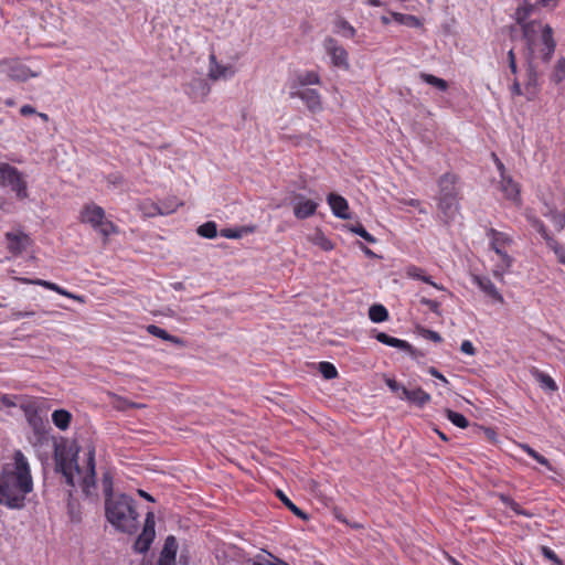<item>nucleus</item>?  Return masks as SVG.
I'll use <instances>...</instances> for the list:
<instances>
[{
	"label": "nucleus",
	"mask_w": 565,
	"mask_h": 565,
	"mask_svg": "<svg viewBox=\"0 0 565 565\" xmlns=\"http://www.w3.org/2000/svg\"><path fill=\"white\" fill-rule=\"evenodd\" d=\"M315 243H316V245H318L321 249H323L326 252L332 250L334 248L333 243L328 237H326L323 234H319L316 237Z\"/></svg>",
	"instance_id": "nucleus-49"
},
{
	"label": "nucleus",
	"mask_w": 565,
	"mask_h": 565,
	"mask_svg": "<svg viewBox=\"0 0 565 565\" xmlns=\"http://www.w3.org/2000/svg\"><path fill=\"white\" fill-rule=\"evenodd\" d=\"M500 189L504 194L505 199L520 204V185L511 177L501 174Z\"/></svg>",
	"instance_id": "nucleus-16"
},
{
	"label": "nucleus",
	"mask_w": 565,
	"mask_h": 565,
	"mask_svg": "<svg viewBox=\"0 0 565 565\" xmlns=\"http://www.w3.org/2000/svg\"><path fill=\"white\" fill-rule=\"evenodd\" d=\"M417 331L423 338L433 342L440 343L443 341L441 335L437 331L427 329L425 327H418Z\"/></svg>",
	"instance_id": "nucleus-46"
},
{
	"label": "nucleus",
	"mask_w": 565,
	"mask_h": 565,
	"mask_svg": "<svg viewBox=\"0 0 565 565\" xmlns=\"http://www.w3.org/2000/svg\"><path fill=\"white\" fill-rule=\"evenodd\" d=\"M402 350L408 352L413 359H418V358L424 356V353L420 352L419 350L415 349L412 344H411L409 349H402Z\"/></svg>",
	"instance_id": "nucleus-62"
},
{
	"label": "nucleus",
	"mask_w": 565,
	"mask_h": 565,
	"mask_svg": "<svg viewBox=\"0 0 565 565\" xmlns=\"http://www.w3.org/2000/svg\"><path fill=\"white\" fill-rule=\"evenodd\" d=\"M7 248L13 255H20L31 245L30 236L23 232L6 233Z\"/></svg>",
	"instance_id": "nucleus-10"
},
{
	"label": "nucleus",
	"mask_w": 565,
	"mask_h": 565,
	"mask_svg": "<svg viewBox=\"0 0 565 565\" xmlns=\"http://www.w3.org/2000/svg\"><path fill=\"white\" fill-rule=\"evenodd\" d=\"M267 554L271 558V561L266 562L268 565H289L287 562L278 558L277 556L273 555L271 553L267 552Z\"/></svg>",
	"instance_id": "nucleus-60"
},
{
	"label": "nucleus",
	"mask_w": 565,
	"mask_h": 565,
	"mask_svg": "<svg viewBox=\"0 0 565 565\" xmlns=\"http://www.w3.org/2000/svg\"><path fill=\"white\" fill-rule=\"evenodd\" d=\"M471 280L488 298L492 299L494 302L502 303L504 301L503 296L500 294L489 277L473 274L471 275Z\"/></svg>",
	"instance_id": "nucleus-12"
},
{
	"label": "nucleus",
	"mask_w": 565,
	"mask_h": 565,
	"mask_svg": "<svg viewBox=\"0 0 565 565\" xmlns=\"http://www.w3.org/2000/svg\"><path fill=\"white\" fill-rule=\"evenodd\" d=\"M54 460H55V471L60 473H65L73 471V465L75 470L79 473L81 468L76 462L75 456L72 458L68 457L65 449H60V447H55L54 451Z\"/></svg>",
	"instance_id": "nucleus-13"
},
{
	"label": "nucleus",
	"mask_w": 565,
	"mask_h": 565,
	"mask_svg": "<svg viewBox=\"0 0 565 565\" xmlns=\"http://www.w3.org/2000/svg\"><path fill=\"white\" fill-rule=\"evenodd\" d=\"M276 495L279 498L282 504L296 516H298L301 520L308 519V514L303 512L301 509H299L281 490L278 489L276 491Z\"/></svg>",
	"instance_id": "nucleus-30"
},
{
	"label": "nucleus",
	"mask_w": 565,
	"mask_h": 565,
	"mask_svg": "<svg viewBox=\"0 0 565 565\" xmlns=\"http://www.w3.org/2000/svg\"><path fill=\"white\" fill-rule=\"evenodd\" d=\"M460 350H461L462 353L468 354V355H475L476 354V348L472 344V342L469 341V340L462 341V343L460 345Z\"/></svg>",
	"instance_id": "nucleus-56"
},
{
	"label": "nucleus",
	"mask_w": 565,
	"mask_h": 565,
	"mask_svg": "<svg viewBox=\"0 0 565 565\" xmlns=\"http://www.w3.org/2000/svg\"><path fill=\"white\" fill-rule=\"evenodd\" d=\"M456 182H457V178L455 174L449 173V172L443 174L438 181L439 195L458 198Z\"/></svg>",
	"instance_id": "nucleus-21"
},
{
	"label": "nucleus",
	"mask_w": 565,
	"mask_h": 565,
	"mask_svg": "<svg viewBox=\"0 0 565 565\" xmlns=\"http://www.w3.org/2000/svg\"><path fill=\"white\" fill-rule=\"evenodd\" d=\"M0 186L10 188L19 200L28 198V184L23 173L7 162L0 163Z\"/></svg>",
	"instance_id": "nucleus-5"
},
{
	"label": "nucleus",
	"mask_w": 565,
	"mask_h": 565,
	"mask_svg": "<svg viewBox=\"0 0 565 565\" xmlns=\"http://www.w3.org/2000/svg\"><path fill=\"white\" fill-rule=\"evenodd\" d=\"M156 521L154 513L152 511H148L146 514L145 524L141 533L137 536L134 543V551L139 554H146L156 537Z\"/></svg>",
	"instance_id": "nucleus-6"
},
{
	"label": "nucleus",
	"mask_w": 565,
	"mask_h": 565,
	"mask_svg": "<svg viewBox=\"0 0 565 565\" xmlns=\"http://www.w3.org/2000/svg\"><path fill=\"white\" fill-rule=\"evenodd\" d=\"M446 416L451 424L459 428H467L469 426V420L461 413L451 409H446Z\"/></svg>",
	"instance_id": "nucleus-36"
},
{
	"label": "nucleus",
	"mask_w": 565,
	"mask_h": 565,
	"mask_svg": "<svg viewBox=\"0 0 565 565\" xmlns=\"http://www.w3.org/2000/svg\"><path fill=\"white\" fill-rule=\"evenodd\" d=\"M399 398L406 399L408 403L423 408L427 403L430 402L431 396L422 387H416L414 390L403 388V395H401Z\"/></svg>",
	"instance_id": "nucleus-19"
},
{
	"label": "nucleus",
	"mask_w": 565,
	"mask_h": 565,
	"mask_svg": "<svg viewBox=\"0 0 565 565\" xmlns=\"http://www.w3.org/2000/svg\"><path fill=\"white\" fill-rule=\"evenodd\" d=\"M136 501L125 493L105 500V515L107 521L118 531L134 534L139 527V513Z\"/></svg>",
	"instance_id": "nucleus-2"
},
{
	"label": "nucleus",
	"mask_w": 565,
	"mask_h": 565,
	"mask_svg": "<svg viewBox=\"0 0 565 565\" xmlns=\"http://www.w3.org/2000/svg\"><path fill=\"white\" fill-rule=\"evenodd\" d=\"M345 227L350 232L354 233L355 235L366 241L367 243H376V238L372 234H370L361 223L358 222L355 224H348L345 225Z\"/></svg>",
	"instance_id": "nucleus-34"
},
{
	"label": "nucleus",
	"mask_w": 565,
	"mask_h": 565,
	"mask_svg": "<svg viewBox=\"0 0 565 565\" xmlns=\"http://www.w3.org/2000/svg\"><path fill=\"white\" fill-rule=\"evenodd\" d=\"M557 257V260L565 265V248L562 246L561 248H556V252L554 253Z\"/></svg>",
	"instance_id": "nucleus-64"
},
{
	"label": "nucleus",
	"mask_w": 565,
	"mask_h": 565,
	"mask_svg": "<svg viewBox=\"0 0 565 565\" xmlns=\"http://www.w3.org/2000/svg\"><path fill=\"white\" fill-rule=\"evenodd\" d=\"M546 243V245L555 253L556 252V248H561L562 246L557 243V241L551 235L548 234L547 236H545L543 238Z\"/></svg>",
	"instance_id": "nucleus-57"
},
{
	"label": "nucleus",
	"mask_w": 565,
	"mask_h": 565,
	"mask_svg": "<svg viewBox=\"0 0 565 565\" xmlns=\"http://www.w3.org/2000/svg\"><path fill=\"white\" fill-rule=\"evenodd\" d=\"M177 552H178L177 539L173 535H169L164 540V544H163V547H162V551H161L159 557L175 561Z\"/></svg>",
	"instance_id": "nucleus-27"
},
{
	"label": "nucleus",
	"mask_w": 565,
	"mask_h": 565,
	"mask_svg": "<svg viewBox=\"0 0 565 565\" xmlns=\"http://www.w3.org/2000/svg\"><path fill=\"white\" fill-rule=\"evenodd\" d=\"M291 98H300L307 106V108L317 113L322 109L321 96L317 89L313 88H303L290 92Z\"/></svg>",
	"instance_id": "nucleus-11"
},
{
	"label": "nucleus",
	"mask_w": 565,
	"mask_h": 565,
	"mask_svg": "<svg viewBox=\"0 0 565 565\" xmlns=\"http://www.w3.org/2000/svg\"><path fill=\"white\" fill-rule=\"evenodd\" d=\"M393 18L399 24L406 25L408 28H419L422 25L420 19L413 14L393 13Z\"/></svg>",
	"instance_id": "nucleus-33"
},
{
	"label": "nucleus",
	"mask_w": 565,
	"mask_h": 565,
	"mask_svg": "<svg viewBox=\"0 0 565 565\" xmlns=\"http://www.w3.org/2000/svg\"><path fill=\"white\" fill-rule=\"evenodd\" d=\"M102 484L105 494V500L116 497L114 494L113 477L110 476L109 472L104 473Z\"/></svg>",
	"instance_id": "nucleus-43"
},
{
	"label": "nucleus",
	"mask_w": 565,
	"mask_h": 565,
	"mask_svg": "<svg viewBox=\"0 0 565 565\" xmlns=\"http://www.w3.org/2000/svg\"><path fill=\"white\" fill-rule=\"evenodd\" d=\"M420 303L424 306H427L431 312H434L436 315H440V311H439L440 303L437 300H433V299L423 297L420 299Z\"/></svg>",
	"instance_id": "nucleus-52"
},
{
	"label": "nucleus",
	"mask_w": 565,
	"mask_h": 565,
	"mask_svg": "<svg viewBox=\"0 0 565 565\" xmlns=\"http://www.w3.org/2000/svg\"><path fill=\"white\" fill-rule=\"evenodd\" d=\"M494 253L500 257L501 265L504 269H509L513 264V258L500 247H495Z\"/></svg>",
	"instance_id": "nucleus-48"
},
{
	"label": "nucleus",
	"mask_w": 565,
	"mask_h": 565,
	"mask_svg": "<svg viewBox=\"0 0 565 565\" xmlns=\"http://www.w3.org/2000/svg\"><path fill=\"white\" fill-rule=\"evenodd\" d=\"M487 236L490 238V245L493 250H495V247L502 248V246L512 243L508 234L499 232L495 228H489Z\"/></svg>",
	"instance_id": "nucleus-25"
},
{
	"label": "nucleus",
	"mask_w": 565,
	"mask_h": 565,
	"mask_svg": "<svg viewBox=\"0 0 565 565\" xmlns=\"http://www.w3.org/2000/svg\"><path fill=\"white\" fill-rule=\"evenodd\" d=\"M556 42L553 39V30L548 24L542 28V49L541 60L543 63H548L555 52Z\"/></svg>",
	"instance_id": "nucleus-14"
},
{
	"label": "nucleus",
	"mask_w": 565,
	"mask_h": 565,
	"mask_svg": "<svg viewBox=\"0 0 565 565\" xmlns=\"http://www.w3.org/2000/svg\"><path fill=\"white\" fill-rule=\"evenodd\" d=\"M540 23L536 21H530L522 24V34L523 39L526 41L529 55L534 54L533 45L535 41V35L539 31Z\"/></svg>",
	"instance_id": "nucleus-23"
},
{
	"label": "nucleus",
	"mask_w": 565,
	"mask_h": 565,
	"mask_svg": "<svg viewBox=\"0 0 565 565\" xmlns=\"http://www.w3.org/2000/svg\"><path fill=\"white\" fill-rule=\"evenodd\" d=\"M198 234L204 238H215L217 236V226L215 222L209 221L198 227Z\"/></svg>",
	"instance_id": "nucleus-38"
},
{
	"label": "nucleus",
	"mask_w": 565,
	"mask_h": 565,
	"mask_svg": "<svg viewBox=\"0 0 565 565\" xmlns=\"http://www.w3.org/2000/svg\"><path fill=\"white\" fill-rule=\"evenodd\" d=\"M375 339L385 345L396 348L399 350L411 348V343H408L407 341L394 338L385 332H377L375 334Z\"/></svg>",
	"instance_id": "nucleus-26"
},
{
	"label": "nucleus",
	"mask_w": 565,
	"mask_h": 565,
	"mask_svg": "<svg viewBox=\"0 0 565 565\" xmlns=\"http://www.w3.org/2000/svg\"><path fill=\"white\" fill-rule=\"evenodd\" d=\"M501 501L518 515H523L527 518H531L533 515L531 512L522 509V507L518 502H515L512 498L508 495H501Z\"/></svg>",
	"instance_id": "nucleus-40"
},
{
	"label": "nucleus",
	"mask_w": 565,
	"mask_h": 565,
	"mask_svg": "<svg viewBox=\"0 0 565 565\" xmlns=\"http://www.w3.org/2000/svg\"><path fill=\"white\" fill-rule=\"evenodd\" d=\"M0 72L17 81H26L38 74L19 60H3L0 62Z\"/></svg>",
	"instance_id": "nucleus-8"
},
{
	"label": "nucleus",
	"mask_w": 565,
	"mask_h": 565,
	"mask_svg": "<svg viewBox=\"0 0 565 565\" xmlns=\"http://www.w3.org/2000/svg\"><path fill=\"white\" fill-rule=\"evenodd\" d=\"M413 276H414V277H416V278H418V279H420V280H423L424 282H427V284H429V285L434 286V287H435V288H437V289H444L441 286H438L436 282H434V281L431 280V277H430V276L423 275V274H413Z\"/></svg>",
	"instance_id": "nucleus-58"
},
{
	"label": "nucleus",
	"mask_w": 565,
	"mask_h": 565,
	"mask_svg": "<svg viewBox=\"0 0 565 565\" xmlns=\"http://www.w3.org/2000/svg\"><path fill=\"white\" fill-rule=\"evenodd\" d=\"M81 222L89 224L106 238L111 234L118 233L117 226L106 218L105 210L95 203L84 205L81 213Z\"/></svg>",
	"instance_id": "nucleus-4"
},
{
	"label": "nucleus",
	"mask_w": 565,
	"mask_h": 565,
	"mask_svg": "<svg viewBox=\"0 0 565 565\" xmlns=\"http://www.w3.org/2000/svg\"><path fill=\"white\" fill-rule=\"evenodd\" d=\"M385 384L393 393H397L399 391L403 393V388H406L404 385L399 384L396 380L390 379V377L385 379Z\"/></svg>",
	"instance_id": "nucleus-54"
},
{
	"label": "nucleus",
	"mask_w": 565,
	"mask_h": 565,
	"mask_svg": "<svg viewBox=\"0 0 565 565\" xmlns=\"http://www.w3.org/2000/svg\"><path fill=\"white\" fill-rule=\"evenodd\" d=\"M501 501L518 515H523L527 518H531L533 515L531 512L522 509V507L518 502H515L512 498L508 495H501Z\"/></svg>",
	"instance_id": "nucleus-39"
},
{
	"label": "nucleus",
	"mask_w": 565,
	"mask_h": 565,
	"mask_svg": "<svg viewBox=\"0 0 565 565\" xmlns=\"http://www.w3.org/2000/svg\"><path fill=\"white\" fill-rule=\"evenodd\" d=\"M87 471L83 479V491L88 494L89 488L95 486V448L89 447L87 451Z\"/></svg>",
	"instance_id": "nucleus-22"
},
{
	"label": "nucleus",
	"mask_w": 565,
	"mask_h": 565,
	"mask_svg": "<svg viewBox=\"0 0 565 565\" xmlns=\"http://www.w3.org/2000/svg\"><path fill=\"white\" fill-rule=\"evenodd\" d=\"M318 370L326 380H333L338 376V370L331 362H319Z\"/></svg>",
	"instance_id": "nucleus-42"
},
{
	"label": "nucleus",
	"mask_w": 565,
	"mask_h": 565,
	"mask_svg": "<svg viewBox=\"0 0 565 565\" xmlns=\"http://www.w3.org/2000/svg\"><path fill=\"white\" fill-rule=\"evenodd\" d=\"M539 76L540 74L537 72V66L534 63V56L527 55L523 83H521L518 77L509 78V81H511V95H524L527 100H533L540 92Z\"/></svg>",
	"instance_id": "nucleus-3"
},
{
	"label": "nucleus",
	"mask_w": 565,
	"mask_h": 565,
	"mask_svg": "<svg viewBox=\"0 0 565 565\" xmlns=\"http://www.w3.org/2000/svg\"><path fill=\"white\" fill-rule=\"evenodd\" d=\"M296 199L299 200L294 205V214L298 220H305L312 216L318 207V204L312 200H307L303 195L298 194Z\"/></svg>",
	"instance_id": "nucleus-17"
},
{
	"label": "nucleus",
	"mask_w": 565,
	"mask_h": 565,
	"mask_svg": "<svg viewBox=\"0 0 565 565\" xmlns=\"http://www.w3.org/2000/svg\"><path fill=\"white\" fill-rule=\"evenodd\" d=\"M327 201L334 216L342 220H349L351 217L349 212V203L342 195L330 193L327 198Z\"/></svg>",
	"instance_id": "nucleus-15"
},
{
	"label": "nucleus",
	"mask_w": 565,
	"mask_h": 565,
	"mask_svg": "<svg viewBox=\"0 0 565 565\" xmlns=\"http://www.w3.org/2000/svg\"><path fill=\"white\" fill-rule=\"evenodd\" d=\"M508 61H509V68L513 75V77H518V65H516V58L513 49H511L508 52Z\"/></svg>",
	"instance_id": "nucleus-53"
},
{
	"label": "nucleus",
	"mask_w": 565,
	"mask_h": 565,
	"mask_svg": "<svg viewBox=\"0 0 565 565\" xmlns=\"http://www.w3.org/2000/svg\"><path fill=\"white\" fill-rule=\"evenodd\" d=\"M14 483L8 479H0V504L12 510H21L25 507V495L33 491V480L28 459L22 451L14 452Z\"/></svg>",
	"instance_id": "nucleus-1"
},
{
	"label": "nucleus",
	"mask_w": 565,
	"mask_h": 565,
	"mask_svg": "<svg viewBox=\"0 0 565 565\" xmlns=\"http://www.w3.org/2000/svg\"><path fill=\"white\" fill-rule=\"evenodd\" d=\"M297 83L300 86L316 85L320 83V77L316 72L307 71L297 75Z\"/></svg>",
	"instance_id": "nucleus-37"
},
{
	"label": "nucleus",
	"mask_w": 565,
	"mask_h": 565,
	"mask_svg": "<svg viewBox=\"0 0 565 565\" xmlns=\"http://www.w3.org/2000/svg\"><path fill=\"white\" fill-rule=\"evenodd\" d=\"M72 415L66 409H56L52 414L53 424L60 428L61 430H65L68 428L71 424Z\"/></svg>",
	"instance_id": "nucleus-29"
},
{
	"label": "nucleus",
	"mask_w": 565,
	"mask_h": 565,
	"mask_svg": "<svg viewBox=\"0 0 565 565\" xmlns=\"http://www.w3.org/2000/svg\"><path fill=\"white\" fill-rule=\"evenodd\" d=\"M184 93L194 102H202L211 92L207 79L203 77H192L183 85Z\"/></svg>",
	"instance_id": "nucleus-9"
},
{
	"label": "nucleus",
	"mask_w": 565,
	"mask_h": 565,
	"mask_svg": "<svg viewBox=\"0 0 565 565\" xmlns=\"http://www.w3.org/2000/svg\"><path fill=\"white\" fill-rule=\"evenodd\" d=\"M501 501L518 515H523L527 518H531L533 515L531 512L522 509V507L518 502H515L512 498L508 495H501Z\"/></svg>",
	"instance_id": "nucleus-41"
},
{
	"label": "nucleus",
	"mask_w": 565,
	"mask_h": 565,
	"mask_svg": "<svg viewBox=\"0 0 565 565\" xmlns=\"http://www.w3.org/2000/svg\"><path fill=\"white\" fill-rule=\"evenodd\" d=\"M369 318L375 323L384 322L388 319V311L383 305L375 303L369 309Z\"/></svg>",
	"instance_id": "nucleus-31"
},
{
	"label": "nucleus",
	"mask_w": 565,
	"mask_h": 565,
	"mask_svg": "<svg viewBox=\"0 0 565 565\" xmlns=\"http://www.w3.org/2000/svg\"><path fill=\"white\" fill-rule=\"evenodd\" d=\"M234 75V68L228 65H222L216 61V56L214 54L210 55V70L209 76L210 78L216 81L220 78H227Z\"/></svg>",
	"instance_id": "nucleus-20"
},
{
	"label": "nucleus",
	"mask_w": 565,
	"mask_h": 565,
	"mask_svg": "<svg viewBox=\"0 0 565 565\" xmlns=\"http://www.w3.org/2000/svg\"><path fill=\"white\" fill-rule=\"evenodd\" d=\"M335 28L337 32L340 33L342 36L352 39L354 38L356 30L353 25H351L345 19L339 18L335 21Z\"/></svg>",
	"instance_id": "nucleus-35"
},
{
	"label": "nucleus",
	"mask_w": 565,
	"mask_h": 565,
	"mask_svg": "<svg viewBox=\"0 0 565 565\" xmlns=\"http://www.w3.org/2000/svg\"><path fill=\"white\" fill-rule=\"evenodd\" d=\"M245 230L243 228H223L221 230V236L225 238H241Z\"/></svg>",
	"instance_id": "nucleus-51"
},
{
	"label": "nucleus",
	"mask_w": 565,
	"mask_h": 565,
	"mask_svg": "<svg viewBox=\"0 0 565 565\" xmlns=\"http://www.w3.org/2000/svg\"><path fill=\"white\" fill-rule=\"evenodd\" d=\"M438 209L446 222L454 220L459 210L458 198L439 195Z\"/></svg>",
	"instance_id": "nucleus-18"
},
{
	"label": "nucleus",
	"mask_w": 565,
	"mask_h": 565,
	"mask_svg": "<svg viewBox=\"0 0 565 565\" xmlns=\"http://www.w3.org/2000/svg\"><path fill=\"white\" fill-rule=\"evenodd\" d=\"M21 281L24 284L42 286V287L53 290L55 292L58 290V285L55 282H51L49 280H43V279H39V278H36V279L22 278Z\"/></svg>",
	"instance_id": "nucleus-45"
},
{
	"label": "nucleus",
	"mask_w": 565,
	"mask_h": 565,
	"mask_svg": "<svg viewBox=\"0 0 565 565\" xmlns=\"http://www.w3.org/2000/svg\"><path fill=\"white\" fill-rule=\"evenodd\" d=\"M323 47L331 57L332 64L337 67L349 68V54L338 40L328 36L323 41Z\"/></svg>",
	"instance_id": "nucleus-7"
},
{
	"label": "nucleus",
	"mask_w": 565,
	"mask_h": 565,
	"mask_svg": "<svg viewBox=\"0 0 565 565\" xmlns=\"http://www.w3.org/2000/svg\"><path fill=\"white\" fill-rule=\"evenodd\" d=\"M523 450L530 456L532 457L535 461H537L539 463L547 467L550 470H552V467H551V463L548 461L547 458H545L544 456H542L541 454H539L536 450H534L533 448H531L529 445H523L522 446Z\"/></svg>",
	"instance_id": "nucleus-44"
},
{
	"label": "nucleus",
	"mask_w": 565,
	"mask_h": 565,
	"mask_svg": "<svg viewBox=\"0 0 565 565\" xmlns=\"http://www.w3.org/2000/svg\"><path fill=\"white\" fill-rule=\"evenodd\" d=\"M428 373H429L431 376H434V377H436V379L440 380V381H441V382H444L445 384H448V380H447V379H446V377H445V376H444V375H443V374H441V373H440L436 367L430 366V367L428 369Z\"/></svg>",
	"instance_id": "nucleus-59"
},
{
	"label": "nucleus",
	"mask_w": 565,
	"mask_h": 565,
	"mask_svg": "<svg viewBox=\"0 0 565 565\" xmlns=\"http://www.w3.org/2000/svg\"><path fill=\"white\" fill-rule=\"evenodd\" d=\"M532 376L535 379V381L540 384L541 388L547 392H556L558 390V386L556 382L546 373L543 371H540L536 367H533L531 370Z\"/></svg>",
	"instance_id": "nucleus-24"
},
{
	"label": "nucleus",
	"mask_w": 565,
	"mask_h": 565,
	"mask_svg": "<svg viewBox=\"0 0 565 565\" xmlns=\"http://www.w3.org/2000/svg\"><path fill=\"white\" fill-rule=\"evenodd\" d=\"M147 331L149 334L153 335V337H157V338H160L164 341H168V342H171V343H174V344H182L183 341L178 338V337H174L170 333H168L164 329L156 326V324H149L147 327Z\"/></svg>",
	"instance_id": "nucleus-28"
},
{
	"label": "nucleus",
	"mask_w": 565,
	"mask_h": 565,
	"mask_svg": "<svg viewBox=\"0 0 565 565\" xmlns=\"http://www.w3.org/2000/svg\"><path fill=\"white\" fill-rule=\"evenodd\" d=\"M532 227L544 238L550 233L545 226V224L537 217H533L530 220Z\"/></svg>",
	"instance_id": "nucleus-50"
},
{
	"label": "nucleus",
	"mask_w": 565,
	"mask_h": 565,
	"mask_svg": "<svg viewBox=\"0 0 565 565\" xmlns=\"http://www.w3.org/2000/svg\"><path fill=\"white\" fill-rule=\"evenodd\" d=\"M358 245L362 249V252L369 257V258H377L379 256L370 249L367 246H365L363 243L358 242Z\"/></svg>",
	"instance_id": "nucleus-61"
},
{
	"label": "nucleus",
	"mask_w": 565,
	"mask_h": 565,
	"mask_svg": "<svg viewBox=\"0 0 565 565\" xmlns=\"http://www.w3.org/2000/svg\"><path fill=\"white\" fill-rule=\"evenodd\" d=\"M530 12H531L530 8H519L516 10V21L521 26L523 23H526L525 19L529 17Z\"/></svg>",
	"instance_id": "nucleus-55"
},
{
	"label": "nucleus",
	"mask_w": 565,
	"mask_h": 565,
	"mask_svg": "<svg viewBox=\"0 0 565 565\" xmlns=\"http://www.w3.org/2000/svg\"><path fill=\"white\" fill-rule=\"evenodd\" d=\"M541 554L548 561H551L554 565H563L559 557L555 554V552L548 546H541Z\"/></svg>",
	"instance_id": "nucleus-47"
},
{
	"label": "nucleus",
	"mask_w": 565,
	"mask_h": 565,
	"mask_svg": "<svg viewBox=\"0 0 565 565\" xmlns=\"http://www.w3.org/2000/svg\"><path fill=\"white\" fill-rule=\"evenodd\" d=\"M419 78L424 83H426V84L437 88L440 92H446L448 89V87H449L447 81H445L444 78L437 77V76H435L433 74L420 73L419 74Z\"/></svg>",
	"instance_id": "nucleus-32"
},
{
	"label": "nucleus",
	"mask_w": 565,
	"mask_h": 565,
	"mask_svg": "<svg viewBox=\"0 0 565 565\" xmlns=\"http://www.w3.org/2000/svg\"><path fill=\"white\" fill-rule=\"evenodd\" d=\"M35 113H36L35 108L31 105H23L20 109V114L22 116H29V115H33Z\"/></svg>",
	"instance_id": "nucleus-63"
}]
</instances>
